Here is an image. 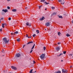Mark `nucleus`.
Wrapping results in <instances>:
<instances>
[{
	"mask_svg": "<svg viewBox=\"0 0 73 73\" xmlns=\"http://www.w3.org/2000/svg\"><path fill=\"white\" fill-rule=\"evenodd\" d=\"M3 40L4 41L5 43H8V42H9V40H7V38L5 37L3 38Z\"/></svg>",
	"mask_w": 73,
	"mask_h": 73,
	"instance_id": "f257e3e1",
	"label": "nucleus"
},
{
	"mask_svg": "<svg viewBox=\"0 0 73 73\" xmlns=\"http://www.w3.org/2000/svg\"><path fill=\"white\" fill-rule=\"evenodd\" d=\"M58 1L59 3H61V4H62V5H63L65 3L64 2V0H58Z\"/></svg>",
	"mask_w": 73,
	"mask_h": 73,
	"instance_id": "f03ea898",
	"label": "nucleus"
},
{
	"mask_svg": "<svg viewBox=\"0 0 73 73\" xmlns=\"http://www.w3.org/2000/svg\"><path fill=\"white\" fill-rule=\"evenodd\" d=\"M40 58L41 59H43L45 58V54H43L40 56Z\"/></svg>",
	"mask_w": 73,
	"mask_h": 73,
	"instance_id": "7ed1b4c3",
	"label": "nucleus"
},
{
	"mask_svg": "<svg viewBox=\"0 0 73 73\" xmlns=\"http://www.w3.org/2000/svg\"><path fill=\"white\" fill-rule=\"evenodd\" d=\"M35 44H34V45H33V47H32L31 49V50L30 52V53H32V52L33 51V49H34V48H35Z\"/></svg>",
	"mask_w": 73,
	"mask_h": 73,
	"instance_id": "20e7f679",
	"label": "nucleus"
},
{
	"mask_svg": "<svg viewBox=\"0 0 73 73\" xmlns=\"http://www.w3.org/2000/svg\"><path fill=\"white\" fill-rule=\"evenodd\" d=\"M62 72L63 73H67V72H68V71L66 70H65L64 69H63L62 70Z\"/></svg>",
	"mask_w": 73,
	"mask_h": 73,
	"instance_id": "39448f33",
	"label": "nucleus"
},
{
	"mask_svg": "<svg viewBox=\"0 0 73 73\" xmlns=\"http://www.w3.org/2000/svg\"><path fill=\"white\" fill-rule=\"evenodd\" d=\"M11 68L15 70H17V68L14 66H11Z\"/></svg>",
	"mask_w": 73,
	"mask_h": 73,
	"instance_id": "423d86ee",
	"label": "nucleus"
},
{
	"mask_svg": "<svg viewBox=\"0 0 73 73\" xmlns=\"http://www.w3.org/2000/svg\"><path fill=\"white\" fill-rule=\"evenodd\" d=\"M45 19V18L44 17H42V18H40L39 19L40 21H42V20H44Z\"/></svg>",
	"mask_w": 73,
	"mask_h": 73,
	"instance_id": "0eeeda50",
	"label": "nucleus"
},
{
	"mask_svg": "<svg viewBox=\"0 0 73 73\" xmlns=\"http://www.w3.org/2000/svg\"><path fill=\"white\" fill-rule=\"evenodd\" d=\"M2 11L5 12V13H6V12H8V10H7V9H6L5 10H4L3 9L2 10Z\"/></svg>",
	"mask_w": 73,
	"mask_h": 73,
	"instance_id": "6e6552de",
	"label": "nucleus"
},
{
	"mask_svg": "<svg viewBox=\"0 0 73 73\" xmlns=\"http://www.w3.org/2000/svg\"><path fill=\"white\" fill-rule=\"evenodd\" d=\"M21 56V55H20V54L19 53L16 54V56H17V57H20V56Z\"/></svg>",
	"mask_w": 73,
	"mask_h": 73,
	"instance_id": "1a4fd4ad",
	"label": "nucleus"
},
{
	"mask_svg": "<svg viewBox=\"0 0 73 73\" xmlns=\"http://www.w3.org/2000/svg\"><path fill=\"white\" fill-rule=\"evenodd\" d=\"M60 47H57L56 48V50H57V51H58V50H60Z\"/></svg>",
	"mask_w": 73,
	"mask_h": 73,
	"instance_id": "9d476101",
	"label": "nucleus"
},
{
	"mask_svg": "<svg viewBox=\"0 0 73 73\" xmlns=\"http://www.w3.org/2000/svg\"><path fill=\"white\" fill-rule=\"evenodd\" d=\"M50 25V23L49 22L46 23V25L47 26H49Z\"/></svg>",
	"mask_w": 73,
	"mask_h": 73,
	"instance_id": "9b49d317",
	"label": "nucleus"
},
{
	"mask_svg": "<svg viewBox=\"0 0 73 73\" xmlns=\"http://www.w3.org/2000/svg\"><path fill=\"white\" fill-rule=\"evenodd\" d=\"M12 11L13 12H16L17 11V9H12Z\"/></svg>",
	"mask_w": 73,
	"mask_h": 73,
	"instance_id": "f8f14e48",
	"label": "nucleus"
},
{
	"mask_svg": "<svg viewBox=\"0 0 73 73\" xmlns=\"http://www.w3.org/2000/svg\"><path fill=\"white\" fill-rule=\"evenodd\" d=\"M57 13H53L52 14V16H55L56 15V14Z\"/></svg>",
	"mask_w": 73,
	"mask_h": 73,
	"instance_id": "ddd939ff",
	"label": "nucleus"
},
{
	"mask_svg": "<svg viewBox=\"0 0 73 73\" xmlns=\"http://www.w3.org/2000/svg\"><path fill=\"white\" fill-rule=\"evenodd\" d=\"M29 23L28 22H27V23H26V25H27V26H29Z\"/></svg>",
	"mask_w": 73,
	"mask_h": 73,
	"instance_id": "4468645a",
	"label": "nucleus"
},
{
	"mask_svg": "<svg viewBox=\"0 0 73 73\" xmlns=\"http://www.w3.org/2000/svg\"><path fill=\"white\" fill-rule=\"evenodd\" d=\"M32 43H33V42L32 41L29 42L27 44L28 45V44H31Z\"/></svg>",
	"mask_w": 73,
	"mask_h": 73,
	"instance_id": "2eb2a0df",
	"label": "nucleus"
},
{
	"mask_svg": "<svg viewBox=\"0 0 73 73\" xmlns=\"http://www.w3.org/2000/svg\"><path fill=\"white\" fill-rule=\"evenodd\" d=\"M17 33H19V32L18 31H16L14 32V35H16V34H17Z\"/></svg>",
	"mask_w": 73,
	"mask_h": 73,
	"instance_id": "dca6fc26",
	"label": "nucleus"
},
{
	"mask_svg": "<svg viewBox=\"0 0 73 73\" xmlns=\"http://www.w3.org/2000/svg\"><path fill=\"white\" fill-rule=\"evenodd\" d=\"M17 40V41H18V42H19L20 41V39L19 38H18Z\"/></svg>",
	"mask_w": 73,
	"mask_h": 73,
	"instance_id": "f3484780",
	"label": "nucleus"
},
{
	"mask_svg": "<svg viewBox=\"0 0 73 73\" xmlns=\"http://www.w3.org/2000/svg\"><path fill=\"white\" fill-rule=\"evenodd\" d=\"M2 27L4 28V23H3L2 24Z\"/></svg>",
	"mask_w": 73,
	"mask_h": 73,
	"instance_id": "a211bd4d",
	"label": "nucleus"
},
{
	"mask_svg": "<svg viewBox=\"0 0 73 73\" xmlns=\"http://www.w3.org/2000/svg\"><path fill=\"white\" fill-rule=\"evenodd\" d=\"M66 36H67V37H69V36H70V35L69 34H66Z\"/></svg>",
	"mask_w": 73,
	"mask_h": 73,
	"instance_id": "6ab92c4d",
	"label": "nucleus"
},
{
	"mask_svg": "<svg viewBox=\"0 0 73 73\" xmlns=\"http://www.w3.org/2000/svg\"><path fill=\"white\" fill-rule=\"evenodd\" d=\"M55 73H61V72L60 71H58L56 72H55Z\"/></svg>",
	"mask_w": 73,
	"mask_h": 73,
	"instance_id": "aec40b11",
	"label": "nucleus"
},
{
	"mask_svg": "<svg viewBox=\"0 0 73 73\" xmlns=\"http://www.w3.org/2000/svg\"><path fill=\"white\" fill-rule=\"evenodd\" d=\"M61 34V33L60 32H58V36H60V35Z\"/></svg>",
	"mask_w": 73,
	"mask_h": 73,
	"instance_id": "412c9836",
	"label": "nucleus"
},
{
	"mask_svg": "<svg viewBox=\"0 0 73 73\" xmlns=\"http://www.w3.org/2000/svg\"><path fill=\"white\" fill-rule=\"evenodd\" d=\"M36 32H37V33H39V30H36Z\"/></svg>",
	"mask_w": 73,
	"mask_h": 73,
	"instance_id": "4be33fe9",
	"label": "nucleus"
},
{
	"mask_svg": "<svg viewBox=\"0 0 73 73\" xmlns=\"http://www.w3.org/2000/svg\"><path fill=\"white\" fill-rule=\"evenodd\" d=\"M59 18H60L61 19H62L63 17L62 16H59Z\"/></svg>",
	"mask_w": 73,
	"mask_h": 73,
	"instance_id": "5701e85b",
	"label": "nucleus"
},
{
	"mask_svg": "<svg viewBox=\"0 0 73 73\" xmlns=\"http://www.w3.org/2000/svg\"><path fill=\"white\" fill-rule=\"evenodd\" d=\"M45 0H41L40 1L41 2H45Z\"/></svg>",
	"mask_w": 73,
	"mask_h": 73,
	"instance_id": "b1692460",
	"label": "nucleus"
},
{
	"mask_svg": "<svg viewBox=\"0 0 73 73\" xmlns=\"http://www.w3.org/2000/svg\"><path fill=\"white\" fill-rule=\"evenodd\" d=\"M32 71H33V69L31 70V71L29 72V73H32Z\"/></svg>",
	"mask_w": 73,
	"mask_h": 73,
	"instance_id": "393cba45",
	"label": "nucleus"
},
{
	"mask_svg": "<svg viewBox=\"0 0 73 73\" xmlns=\"http://www.w3.org/2000/svg\"><path fill=\"white\" fill-rule=\"evenodd\" d=\"M1 15H5V14L3 12L2 13Z\"/></svg>",
	"mask_w": 73,
	"mask_h": 73,
	"instance_id": "a878e982",
	"label": "nucleus"
},
{
	"mask_svg": "<svg viewBox=\"0 0 73 73\" xmlns=\"http://www.w3.org/2000/svg\"><path fill=\"white\" fill-rule=\"evenodd\" d=\"M44 3H46V4H49V3H47L46 2H45Z\"/></svg>",
	"mask_w": 73,
	"mask_h": 73,
	"instance_id": "bb28decb",
	"label": "nucleus"
},
{
	"mask_svg": "<svg viewBox=\"0 0 73 73\" xmlns=\"http://www.w3.org/2000/svg\"><path fill=\"white\" fill-rule=\"evenodd\" d=\"M7 9H10V7H9V6H8L7 7Z\"/></svg>",
	"mask_w": 73,
	"mask_h": 73,
	"instance_id": "cd10ccee",
	"label": "nucleus"
},
{
	"mask_svg": "<svg viewBox=\"0 0 73 73\" xmlns=\"http://www.w3.org/2000/svg\"><path fill=\"white\" fill-rule=\"evenodd\" d=\"M52 9H55V7H52Z\"/></svg>",
	"mask_w": 73,
	"mask_h": 73,
	"instance_id": "c85d7f7f",
	"label": "nucleus"
},
{
	"mask_svg": "<svg viewBox=\"0 0 73 73\" xmlns=\"http://www.w3.org/2000/svg\"><path fill=\"white\" fill-rule=\"evenodd\" d=\"M33 37H35V36H36V34H34L33 35Z\"/></svg>",
	"mask_w": 73,
	"mask_h": 73,
	"instance_id": "c756f323",
	"label": "nucleus"
},
{
	"mask_svg": "<svg viewBox=\"0 0 73 73\" xmlns=\"http://www.w3.org/2000/svg\"><path fill=\"white\" fill-rule=\"evenodd\" d=\"M43 49H44V50H45L46 49V47H43Z\"/></svg>",
	"mask_w": 73,
	"mask_h": 73,
	"instance_id": "7c9ffc66",
	"label": "nucleus"
},
{
	"mask_svg": "<svg viewBox=\"0 0 73 73\" xmlns=\"http://www.w3.org/2000/svg\"><path fill=\"white\" fill-rule=\"evenodd\" d=\"M15 33H11V35H15Z\"/></svg>",
	"mask_w": 73,
	"mask_h": 73,
	"instance_id": "2f4dec72",
	"label": "nucleus"
},
{
	"mask_svg": "<svg viewBox=\"0 0 73 73\" xmlns=\"http://www.w3.org/2000/svg\"><path fill=\"white\" fill-rule=\"evenodd\" d=\"M42 5H41L40 6H39V9H40V8H41V7H42Z\"/></svg>",
	"mask_w": 73,
	"mask_h": 73,
	"instance_id": "473e14b6",
	"label": "nucleus"
},
{
	"mask_svg": "<svg viewBox=\"0 0 73 73\" xmlns=\"http://www.w3.org/2000/svg\"><path fill=\"white\" fill-rule=\"evenodd\" d=\"M66 51H64V52H63V53H64V54H66Z\"/></svg>",
	"mask_w": 73,
	"mask_h": 73,
	"instance_id": "72a5a7b5",
	"label": "nucleus"
},
{
	"mask_svg": "<svg viewBox=\"0 0 73 73\" xmlns=\"http://www.w3.org/2000/svg\"><path fill=\"white\" fill-rule=\"evenodd\" d=\"M62 54H63V53H61L59 55V56H61V55H62Z\"/></svg>",
	"mask_w": 73,
	"mask_h": 73,
	"instance_id": "f704fd0d",
	"label": "nucleus"
},
{
	"mask_svg": "<svg viewBox=\"0 0 73 73\" xmlns=\"http://www.w3.org/2000/svg\"><path fill=\"white\" fill-rule=\"evenodd\" d=\"M26 36L28 38V34H26Z\"/></svg>",
	"mask_w": 73,
	"mask_h": 73,
	"instance_id": "c9c22d12",
	"label": "nucleus"
},
{
	"mask_svg": "<svg viewBox=\"0 0 73 73\" xmlns=\"http://www.w3.org/2000/svg\"><path fill=\"white\" fill-rule=\"evenodd\" d=\"M8 20H11V18L10 17L8 19Z\"/></svg>",
	"mask_w": 73,
	"mask_h": 73,
	"instance_id": "e433bc0d",
	"label": "nucleus"
},
{
	"mask_svg": "<svg viewBox=\"0 0 73 73\" xmlns=\"http://www.w3.org/2000/svg\"><path fill=\"white\" fill-rule=\"evenodd\" d=\"M4 24V25H5L6 26H7V24L6 23H3Z\"/></svg>",
	"mask_w": 73,
	"mask_h": 73,
	"instance_id": "4c0bfd02",
	"label": "nucleus"
},
{
	"mask_svg": "<svg viewBox=\"0 0 73 73\" xmlns=\"http://www.w3.org/2000/svg\"><path fill=\"white\" fill-rule=\"evenodd\" d=\"M33 64H35L36 63V62L35 61H33Z\"/></svg>",
	"mask_w": 73,
	"mask_h": 73,
	"instance_id": "58836bf2",
	"label": "nucleus"
},
{
	"mask_svg": "<svg viewBox=\"0 0 73 73\" xmlns=\"http://www.w3.org/2000/svg\"><path fill=\"white\" fill-rule=\"evenodd\" d=\"M3 19H4V18L2 17L0 19V20H3Z\"/></svg>",
	"mask_w": 73,
	"mask_h": 73,
	"instance_id": "ea45409f",
	"label": "nucleus"
},
{
	"mask_svg": "<svg viewBox=\"0 0 73 73\" xmlns=\"http://www.w3.org/2000/svg\"><path fill=\"white\" fill-rule=\"evenodd\" d=\"M3 30L2 29H0V32H2Z\"/></svg>",
	"mask_w": 73,
	"mask_h": 73,
	"instance_id": "a19ab883",
	"label": "nucleus"
},
{
	"mask_svg": "<svg viewBox=\"0 0 73 73\" xmlns=\"http://www.w3.org/2000/svg\"><path fill=\"white\" fill-rule=\"evenodd\" d=\"M61 44V43L60 42H59L58 43V45H59V44Z\"/></svg>",
	"mask_w": 73,
	"mask_h": 73,
	"instance_id": "79ce46f5",
	"label": "nucleus"
},
{
	"mask_svg": "<svg viewBox=\"0 0 73 73\" xmlns=\"http://www.w3.org/2000/svg\"><path fill=\"white\" fill-rule=\"evenodd\" d=\"M25 46V45H23V48H24V47Z\"/></svg>",
	"mask_w": 73,
	"mask_h": 73,
	"instance_id": "37998d69",
	"label": "nucleus"
},
{
	"mask_svg": "<svg viewBox=\"0 0 73 73\" xmlns=\"http://www.w3.org/2000/svg\"><path fill=\"white\" fill-rule=\"evenodd\" d=\"M69 56H72V54H70L69 55Z\"/></svg>",
	"mask_w": 73,
	"mask_h": 73,
	"instance_id": "c03bdc74",
	"label": "nucleus"
},
{
	"mask_svg": "<svg viewBox=\"0 0 73 73\" xmlns=\"http://www.w3.org/2000/svg\"><path fill=\"white\" fill-rule=\"evenodd\" d=\"M25 9H28V8L27 7H26L25 8Z\"/></svg>",
	"mask_w": 73,
	"mask_h": 73,
	"instance_id": "a18cd8bd",
	"label": "nucleus"
},
{
	"mask_svg": "<svg viewBox=\"0 0 73 73\" xmlns=\"http://www.w3.org/2000/svg\"><path fill=\"white\" fill-rule=\"evenodd\" d=\"M29 27H31V24H30V23L29 24Z\"/></svg>",
	"mask_w": 73,
	"mask_h": 73,
	"instance_id": "49530a36",
	"label": "nucleus"
},
{
	"mask_svg": "<svg viewBox=\"0 0 73 73\" xmlns=\"http://www.w3.org/2000/svg\"><path fill=\"white\" fill-rule=\"evenodd\" d=\"M2 52L3 53H4V50H3V51H2Z\"/></svg>",
	"mask_w": 73,
	"mask_h": 73,
	"instance_id": "de8ad7c7",
	"label": "nucleus"
},
{
	"mask_svg": "<svg viewBox=\"0 0 73 73\" xmlns=\"http://www.w3.org/2000/svg\"><path fill=\"white\" fill-rule=\"evenodd\" d=\"M57 56L58 57H60V55H57Z\"/></svg>",
	"mask_w": 73,
	"mask_h": 73,
	"instance_id": "09e8293b",
	"label": "nucleus"
},
{
	"mask_svg": "<svg viewBox=\"0 0 73 73\" xmlns=\"http://www.w3.org/2000/svg\"><path fill=\"white\" fill-rule=\"evenodd\" d=\"M70 68H72V66H70Z\"/></svg>",
	"mask_w": 73,
	"mask_h": 73,
	"instance_id": "8fccbe9b",
	"label": "nucleus"
},
{
	"mask_svg": "<svg viewBox=\"0 0 73 73\" xmlns=\"http://www.w3.org/2000/svg\"><path fill=\"white\" fill-rule=\"evenodd\" d=\"M7 1H11V0H7Z\"/></svg>",
	"mask_w": 73,
	"mask_h": 73,
	"instance_id": "3c124183",
	"label": "nucleus"
},
{
	"mask_svg": "<svg viewBox=\"0 0 73 73\" xmlns=\"http://www.w3.org/2000/svg\"><path fill=\"white\" fill-rule=\"evenodd\" d=\"M31 38V36H30V37H29V36H28V38Z\"/></svg>",
	"mask_w": 73,
	"mask_h": 73,
	"instance_id": "603ef678",
	"label": "nucleus"
},
{
	"mask_svg": "<svg viewBox=\"0 0 73 73\" xmlns=\"http://www.w3.org/2000/svg\"><path fill=\"white\" fill-rule=\"evenodd\" d=\"M61 62H63V60H61Z\"/></svg>",
	"mask_w": 73,
	"mask_h": 73,
	"instance_id": "864d4df0",
	"label": "nucleus"
},
{
	"mask_svg": "<svg viewBox=\"0 0 73 73\" xmlns=\"http://www.w3.org/2000/svg\"><path fill=\"white\" fill-rule=\"evenodd\" d=\"M72 24H73V20L72 21Z\"/></svg>",
	"mask_w": 73,
	"mask_h": 73,
	"instance_id": "5fc2aeb1",
	"label": "nucleus"
},
{
	"mask_svg": "<svg viewBox=\"0 0 73 73\" xmlns=\"http://www.w3.org/2000/svg\"><path fill=\"white\" fill-rule=\"evenodd\" d=\"M45 10H46V8L45 9Z\"/></svg>",
	"mask_w": 73,
	"mask_h": 73,
	"instance_id": "6e6d98bb",
	"label": "nucleus"
},
{
	"mask_svg": "<svg viewBox=\"0 0 73 73\" xmlns=\"http://www.w3.org/2000/svg\"><path fill=\"white\" fill-rule=\"evenodd\" d=\"M36 72V71L35 72H34V73H35Z\"/></svg>",
	"mask_w": 73,
	"mask_h": 73,
	"instance_id": "4d7b16f0",
	"label": "nucleus"
},
{
	"mask_svg": "<svg viewBox=\"0 0 73 73\" xmlns=\"http://www.w3.org/2000/svg\"><path fill=\"white\" fill-rule=\"evenodd\" d=\"M1 23V21L0 20V23Z\"/></svg>",
	"mask_w": 73,
	"mask_h": 73,
	"instance_id": "13d9d810",
	"label": "nucleus"
},
{
	"mask_svg": "<svg viewBox=\"0 0 73 73\" xmlns=\"http://www.w3.org/2000/svg\"><path fill=\"white\" fill-rule=\"evenodd\" d=\"M45 31H46V29H45Z\"/></svg>",
	"mask_w": 73,
	"mask_h": 73,
	"instance_id": "bf43d9fd",
	"label": "nucleus"
},
{
	"mask_svg": "<svg viewBox=\"0 0 73 73\" xmlns=\"http://www.w3.org/2000/svg\"><path fill=\"white\" fill-rule=\"evenodd\" d=\"M3 56H4V55H3Z\"/></svg>",
	"mask_w": 73,
	"mask_h": 73,
	"instance_id": "052dcab7",
	"label": "nucleus"
},
{
	"mask_svg": "<svg viewBox=\"0 0 73 73\" xmlns=\"http://www.w3.org/2000/svg\"><path fill=\"white\" fill-rule=\"evenodd\" d=\"M30 60H31V58H30Z\"/></svg>",
	"mask_w": 73,
	"mask_h": 73,
	"instance_id": "680f3d73",
	"label": "nucleus"
},
{
	"mask_svg": "<svg viewBox=\"0 0 73 73\" xmlns=\"http://www.w3.org/2000/svg\"><path fill=\"white\" fill-rule=\"evenodd\" d=\"M52 1H53V0H52Z\"/></svg>",
	"mask_w": 73,
	"mask_h": 73,
	"instance_id": "e2e57ef3",
	"label": "nucleus"
}]
</instances>
